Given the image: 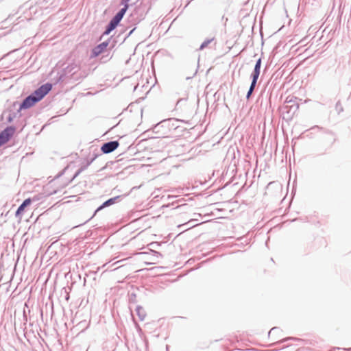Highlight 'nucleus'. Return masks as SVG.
Returning <instances> with one entry per match:
<instances>
[{"mask_svg": "<svg viewBox=\"0 0 351 351\" xmlns=\"http://www.w3.org/2000/svg\"><path fill=\"white\" fill-rule=\"evenodd\" d=\"M119 143L117 141H110L104 143L102 145L101 150L104 154H108L115 150L119 147Z\"/></svg>", "mask_w": 351, "mask_h": 351, "instance_id": "423d86ee", "label": "nucleus"}, {"mask_svg": "<svg viewBox=\"0 0 351 351\" xmlns=\"http://www.w3.org/2000/svg\"><path fill=\"white\" fill-rule=\"evenodd\" d=\"M108 43L107 42H104L99 45H98L97 47H95L93 51H92V56L93 57H97L98 56L99 54H101V53H103L106 47H108Z\"/></svg>", "mask_w": 351, "mask_h": 351, "instance_id": "0eeeda50", "label": "nucleus"}, {"mask_svg": "<svg viewBox=\"0 0 351 351\" xmlns=\"http://www.w3.org/2000/svg\"><path fill=\"white\" fill-rule=\"evenodd\" d=\"M58 185V182L56 181H53V182H51L49 184V187H55Z\"/></svg>", "mask_w": 351, "mask_h": 351, "instance_id": "f8f14e48", "label": "nucleus"}, {"mask_svg": "<svg viewBox=\"0 0 351 351\" xmlns=\"http://www.w3.org/2000/svg\"><path fill=\"white\" fill-rule=\"evenodd\" d=\"M14 133V128L8 127L0 133V146L6 143Z\"/></svg>", "mask_w": 351, "mask_h": 351, "instance_id": "20e7f679", "label": "nucleus"}, {"mask_svg": "<svg viewBox=\"0 0 351 351\" xmlns=\"http://www.w3.org/2000/svg\"><path fill=\"white\" fill-rule=\"evenodd\" d=\"M37 102L38 99H36L32 95L26 97L20 106V109H27L34 106Z\"/></svg>", "mask_w": 351, "mask_h": 351, "instance_id": "39448f33", "label": "nucleus"}, {"mask_svg": "<svg viewBox=\"0 0 351 351\" xmlns=\"http://www.w3.org/2000/svg\"><path fill=\"white\" fill-rule=\"evenodd\" d=\"M31 203H32V199L30 198H27V199H25L24 202L22 203V204L17 209V210L15 213L16 217H21V216L22 215V214L23 213V212L25 210V208L27 206H29Z\"/></svg>", "mask_w": 351, "mask_h": 351, "instance_id": "6e6552de", "label": "nucleus"}, {"mask_svg": "<svg viewBox=\"0 0 351 351\" xmlns=\"http://www.w3.org/2000/svg\"><path fill=\"white\" fill-rule=\"evenodd\" d=\"M213 39L212 38V39H208V40H206L205 41H204L202 43V44L201 45L199 49L202 50L204 48L207 47L208 46V45L213 41Z\"/></svg>", "mask_w": 351, "mask_h": 351, "instance_id": "1a4fd4ad", "label": "nucleus"}, {"mask_svg": "<svg viewBox=\"0 0 351 351\" xmlns=\"http://www.w3.org/2000/svg\"><path fill=\"white\" fill-rule=\"evenodd\" d=\"M52 85L49 83L42 85L36 90L32 95L40 101L51 90Z\"/></svg>", "mask_w": 351, "mask_h": 351, "instance_id": "7ed1b4c3", "label": "nucleus"}, {"mask_svg": "<svg viewBox=\"0 0 351 351\" xmlns=\"http://www.w3.org/2000/svg\"><path fill=\"white\" fill-rule=\"evenodd\" d=\"M130 0H121V4L124 5L123 8H125V12L128 8V3Z\"/></svg>", "mask_w": 351, "mask_h": 351, "instance_id": "9d476101", "label": "nucleus"}, {"mask_svg": "<svg viewBox=\"0 0 351 351\" xmlns=\"http://www.w3.org/2000/svg\"><path fill=\"white\" fill-rule=\"evenodd\" d=\"M261 64V59L259 58L256 63L254 70L252 73V82L250 88L247 92V98H249L250 97V95H252V93L255 88L257 80L260 75Z\"/></svg>", "mask_w": 351, "mask_h": 351, "instance_id": "f03ea898", "label": "nucleus"}, {"mask_svg": "<svg viewBox=\"0 0 351 351\" xmlns=\"http://www.w3.org/2000/svg\"><path fill=\"white\" fill-rule=\"evenodd\" d=\"M58 190V189L53 190L51 193H50V195L57 193Z\"/></svg>", "mask_w": 351, "mask_h": 351, "instance_id": "ddd939ff", "label": "nucleus"}, {"mask_svg": "<svg viewBox=\"0 0 351 351\" xmlns=\"http://www.w3.org/2000/svg\"><path fill=\"white\" fill-rule=\"evenodd\" d=\"M125 13V8H122L110 21L107 27L104 34L108 35L113 29L116 28Z\"/></svg>", "mask_w": 351, "mask_h": 351, "instance_id": "f257e3e1", "label": "nucleus"}, {"mask_svg": "<svg viewBox=\"0 0 351 351\" xmlns=\"http://www.w3.org/2000/svg\"><path fill=\"white\" fill-rule=\"evenodd\" d=\"M114 203V199H108V201H106V202H104V206H108L111 204H113Z\"/></svg>", "mask_w": 351, "mask_h": 351, "instance_id": "9b49d317", "label": "nucleus"}]
</instances>
